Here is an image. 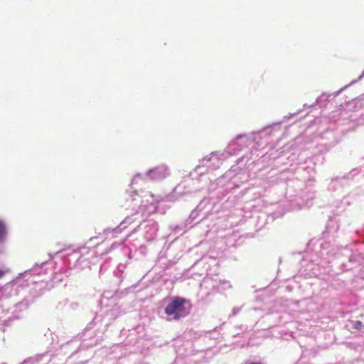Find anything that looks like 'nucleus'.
<instances>
[{
  "mask_svg": "<svg viewBox=\"0 0 364 364\" xmlns=\"http://www.w3.org/2000/svg\"><path fill=\"white\" fill-rule=\"evenodd\" d=\"M5 275V272L2 269H0V279L2 278Z\"/></svg>",
  "mask_w": 364,
  "mask_h": 364,
  "instance_id": "obj_3",
  "label": "nucleus"
},
{
  "mask_svg": "<svg viewBox=\"0 0 364 364\" xmlns=\"http://www.w3.org/2000/svg\"><path fill=\"white\" fill-rule=\"evenodd\" d=\"M7 235L6 227L4 221L0 220V243L4 242Z\"/></svg>",
  "mask_w": 364,
  "mask_h": 364,
  "instance_id": "obj_2",
  "label": "nucleus"
},
{
  "mask_svg": "<svg viewBox=\"0 0 364 364\" xmlns=\"http://www.w3.org/2000/svg\"><path fill=\"white\" fill-rule=\"evenodd\" d=\"M187 299L181 296L171 299L164 310L166 316L169 317L168 320H179L188 315V311L185 307Z\"/></svg>",
  "mask_w": 364,
  "mask_h": 364,
  "instance_id": "obj_1",
  "label": "nucleus"
},
{
  "mask_svg": "<svg viewBox=\"0 0 364 364\" xmlns=\"http://www.w3.org/2000/svg\"><path fill=\"white\" fill-rule=\"evenodd\" d=\"M248 364H262V363H254V362H252V363H250Z\"/></svg>",
  "mask_w": 364,
  "mask_h": 364,
  "instance_id": "obj_4",
  "label": "nucleus"
}]
</instances>
